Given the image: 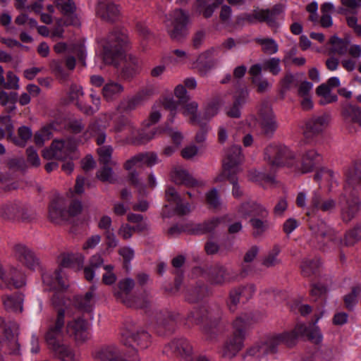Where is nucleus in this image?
<instances>
[{"mask_svg": "<svg viewBox=\"0 0 361 361\" xmlns=\"http://www.w3.org/2000/svg\"><path fill=\"white\" fill-rule=\"evenodd\" d=\"M265 159L272 166L286 165L295 167L302 173L312 171L321 161L322 155L315 149L305 151L301 157V164L299 167L295 161V154L289 148L281 145H269L265 149Z\"/></svg>", "mask_w": 361, "mask_h": 361, "instance_id": "f257e3e1", "label": "nucleus"}, {"mask_svg": "<svg viewBox=\"0 0 361 361\" xmlns=\"http://www.w3.org/2000/svg\"><path fill=\"white\" fill-rule=\"evenodd\" d=\"M310 228L318 239V248L323 252H330L341 245L350 246L361 240V222L348 231L343 238L334 228L323 221L311 223Z\"/></svg>", "mask_w": 361, "mask_h": 361, "instance_id": "f03ea898", "label": "nucleus"}, {"mask_svg": "<svg viewBox=\"0 0 361 361\" xmlns=\"http://www.w3.org/2000/svg\"><path fill=\"white\" fill-rule=\"evenodd\" d=\"M65 324V311L60 309L56 318L49 328L46 334V340L49 348L61 361H78L80 356L69 345L61 343L58 338L62 335Z\"/></svg>", "mask_w": 361, "mask_h": 361, "instance_id": "7ed1b4c3", "label": "nucleus"}, {"mask_svg": "<svg viewBox=\"0 0 361 361\" xmlns=\"http://www.w3.org/2000/svg\"><path fill=\"white\" fill-rule=\"evenodd\" d=\"M238 214L243 219L250 217L249 223L254 238H259L264 235L272 226L269 219V211L262 204L255 201L242 203L238 209Z\"/></svg>", "mask_w": 361, "mask_h": 361, "instance_id": "20e7f679", "label": "nucleus"}, {"mask_svg": "<svg viewBox=\"0 0 361 361\" xmlns=\"http://www.w3.org/2000/svg\"><path fill=\"white\" fill-rule=\"evenodd\" d=\"M221 314V310L217 305L202 307L190 312L187 317V321L190 324H202L207 338L212 339L217 334V326Z\"/></svg>", "mask_w": 361, "mask_h": 361, "instance_id": "39448f33", "label": "nucleus"}, {"mask_svg": "<svg viewBox=\"0 0 361 361\" xmlns=\"http://www.w3.org/2000/svg\"><path fill=\"white\" fill-rule=\"evenodd\" d=\"M111 130L116 133H123L126 142L133 143H145L154 138L156 135L161 133V130L157 129L146 134H140L137 138V129L133 122L128 118L121 116L114 123Z\"/></svg>", "mask_w": 361, "mask_h": 361, "instance_id": "423d86ee", "label": "nucleus"}, {"mask_svg": "<svg viewBox=\"0 0 361 361\" xmlns=\"http://www.w3.org/2000/svg\"><path fill=\"white\" fill-rule=\"evenodd\" d=\"M188 15L181 9H175L166 16L164 21L167 33L175 41H180L187 35Z\"/></svg>", "mask_w": 361, "mask_h": 361, "instance_id": "0eeeda50", "label": "nucleus"}, {"mask_svg": "<svg viewBox=\"0 0 361 361\" xmlns=\"http://www.w3.org/2000/svg\"><path fill=\"white\" fill-rule=\"evenodd\" d=\"M233 334L225 343L221 355L224 358L231 360L242 349L245 336L246 322L242 317H238L233 322Z\"/></svg>", "mask_w": 361, "mask_h": 361, "instance_id": "6e6552de", "label": "nucleus"}, {"mask_svg": "<svg viewBox=\"0 0 361 361\" xmlns=\"http://www.w3.org/2000/svg\"><path fill=\"white\" fill-rule=\"evenodd\" d=\"M346 174V172L345 173ZM345 185L344 186V193L340 199L341 207V218L345 222H350L355 217L360 211V202L356 194L353 192L352 188L359 183H350L347 182V175H345Z\"/></svg>", "mask_w": 361, "mask_h": 361, "instance_id": "1a4fd4ad", "label": "nucleus"}, {"mask_svg": "<svg viewBox=\"0 0 361 361\" xmlns=\"http://www.w3.org/2000/svg\"><path fill=\"white\" fill-rule=\"evenodd\" d=\"M42 280L43 283L49 286L51 289L58 290L51 297L52 304L56 307L65 305L66 302L63 294L59 290L66 288L68 286V283L66 274L62 269L60 268L54 273L44 274L42 275Z\"/></svg>", "mask_w": 361, "mask_h": 361, "instance_id": "9d476101", "label": "nucleus"}, {"mask_svg": "<svg viewBox=\"0 0 361 361\" xmlns=\"http://www.w3.org/2000/svg\"><path fill=\"white\" fill-rule=\"evenodd\" d=\"M128 42V37L124 33L117 30L111 32L102 44L104 62L111 64Z\"/></svg>", "mask_w": 361, "mask_h": 361, "instance_id": "9b49d317", "label": "nucleus"}, {"mask_svg": "<svg viewBox=\"0 0 361 361\" xmlns=\"http://www.w3.org/2000/svg\"><path fill=\"white\" fill-rule=\"evenodd\" d=\"M0 327L3 329L5 336L4 347L8 354L20 357L21 353L18 340V325L14 322H6L4 318L0 317Z\"/></svg>", "mask_w": 361, "mask_h": 361, "instance_id": "f8f14e48", "label": "nucleus"}, {"mask_svg": "<svg viewBox=\"0 0 361 361\" xmlns=\"http://www.w3.org/2000/svg\"><path fill=\"white\" fill-rule=\"evenodd\" d=\"M135 282L131 279H125L119 281L118 290H115L114 295L116 300L130 307L144 308L147 307V302L141 301L130 295L134 288Z\"/></svg>", "mask_w": 361, "mask_h": 361, "instance_id": "ddd939ff", "label": "nucleus"}, {"mask_svg": "<svg viewBox=\"0 0 361 361\" xmlns=\"http://www.w3.org/2000/svg\"><path fill=\"white\" fill-rule=\"evenodd\" d=\"M243 161V155L240 146L233 145L228 149L223 159V172L215 178V181H222L223 176L237 174L240 171V164Z\"/></svg>", "mask_w": 361, "mask_h": 361, "instance_id": "4468645a", "label": "nucleus"}, {"mask_svg": "<svg viewBox=\"0 0 361 361\" xmlns=\"http://www.w3.org/2000/svg\"><path fill=\"white\" fill-rule=\"evenodd\" d=\"M75 149L76 145L71 140H54L51 146L43 151L42 157L45 159L63 160L66 158H72L71 154Z\"/></svg>", "mask_w": 361, "mask_h": 361, "instance_id": "2eb2a0df", "label": "nucleus"}, {"mask_svg": "<svg viewBox=\"0 0 361 361\" xmlns=\"http://www.w3.org/2000/svg\"><path fill=\"white\" fill-rule=\"evenodd\" d=\"M121 342L124 345L136 349L147 348L150 344V336L144 330L127 327L121 332Z\"/></svg>", "mask_w": 361, "mask_h": 361, "instance_id": "dca6fc26", "label": "nucleus"}, {"mask_svg": "<svg viewBox=\"0 0 361 361\" xmlns=\"http://www.w3.org/2000/svg\"><path fill=\"white\" fill-rule=\"evenodd\" d=\"M90 324L82 317L69 321L66 326V334L78 343L85 342L90 338Z\"/></svg>", "mask_w": 361, "mask_h": 361, "instance_id": "f3484780", "label": "nucleus"}, {"mask_svg": "<svg viewBox=\"0 0 361 361\" xmlns=\"http://www.w3.org/2000/svg\"><path fill=\"white\" fill-rule=\"evenodd\" d=\"M26 280L25 274L15 267H11L4 271L0 264V287L11 289L20 288L25 286Z\"/></svg>", "mask_w": 361, "mask_h": 361, "instance_id": "a211bd4d", "label": "nucleus"}, {"mask_svg": "<svg viewBox=\"0 0 361 361\" xmlns=\"http://www.w3.org/2000/svg\"><path fill=\"white\" fill-rule=\"evenodd\" d=\"M336 202L332 198H324L318 191H314L307 207V215L311 216L317 211L331 212L336 209Z\"/></svg>", "mask_w": 361, "mask_h": 361, "instance_id": "6ab92c4d", "label": "nucleus"}, {"mask_svg": "<svg viewBox=\"0 0 361 361\" xmlns=\"http://www.w3.org/2000/svg\"><path fill=\"white\" fill-rule=\"evenodd\" d=\"M330 121L329 114L326 113L311 116L305 123V135L312 137L321 134L328 127Z\"/></svg>", "mask_w": 361, "mask_h": 361, "instance_id": "aec40b11", "label": "nucleus"}, {"mask_svg": "<svg viewBox=\"0 0 361 361\" xmlns=\"http://www.w3.org/2000/svg\"><path fill=\"white\" fill-rule=\"evenodd\" d=\"M305 325L302 324H297L295 329L290 331L283 332L270 336L271 341L273 343L275 351L277 350V346L283 343L288 347L295 345L299 336H302L305 332Z\"/></svg>", "mask_w": 361, "mask_h": 361, "instance_id": "412c9836", "label": "nucleus"}, {"mask_svg": "<svg viewBox=\"0 0 361 361\" xmlns=\"http://www.w3.org/2000/svg\"><path fill=\"white\" fill-rule=\"evenodd\" d=\"M172 180L178 185L187 188H200L205 185L203 180L196 179L187 170L181 167L175 168L171 174Z\"/></svg>", "mask_w": 361, "mask_h": 361, "instance_id": "4be33fe9", "label": "nucleus"}, {"mask_svg": "<svg viewBox=\"0 0 361 361\" xmlns=\"http://www.w3.org/2000/svg\"><path fill=\"white\" fill-rule=\"evenodd\" d=\"M255 292V287L253 284L235 288L230 291L227 301V305L231 312H235L240 298H250Z\"/></svg>", "mask_w": 361, "mask_h": 361, "instance_id": "5701e85b", "label": "nucleus"}, {"mask_svg": "<svg viewBox=\"0 0 361 361\" xmlns=\"http://www.w3.org/2000/svg\"><path fill=\"white\" fill-rule=\"evenodd\" d=\"M259 116L260 125L264 133L269 136L273 135L278 125L271 107L268 104L263 106L259 110Z\"/></svg>", "mask_w": 361, "mask_h": 361, "instance_id": "b1692460", "label": "nucleus"}, {"mask_svg": "<svg viewBox=\"0 0 361 361\" xmlns=\"http://www.w3.org/2000/svg\"><path fill=\"white\" fill-rule=\"evenodd\" d=\"M13 251L15 257L29 269H34L39 265V260L34 252L25 245H16Z\"/></svg>", "mask_w": 361, "mask_h": 361, "instance_id": "393cba45", "label": "nucleus"}, {"mask_svg": "<svg viewBox=\"0 0 361 361\" xmlns=\"http://www.w3.org/2000/svg\"><path fill=\"white\" fill-rule=\"evenodd\" d=\"M157 155L155 153H141L126 161L124 168L131 170L133 167L141 168L143 165L152 166L157 163Z\"/></svg>", "mask_w": 361, "mask_h": 361, "instance_id": "a878e982", "label": "nucleus"}, {"mask_svg": "<svg viewBox=\"0 0 361 361\" xmlns=\"http://www.w3.org/2000/svg\"><path fill=\"white\" fill-rule=\"evenodd\" d=\"M94 357L100 361H131L123 357L120 350L114 345L104 346L96 351Z\"/></svg>", "mask_w": 361, "mask_h": 361, "instance_id": "bb28decb", "label": "nucleus"}, {"mask_svg": "<svg viewBox=\"0 0 361 361\" xmlns=\"http://www.w3.org/2000/svg\"><path fill=\"white\" fill-rule=\"evenodd\" d=\"M141 69V61L135 56L128 55L126 59V63L122 68L121 75L126 80H130L138 74Z\"/></svg>", "mask_w": 361, "mask_h": 361, "instance_id": "cd10ccee", "label": "nucleus"}, {"mask_svg": "<svg viewBox=\"0 0 361 361\" xmlns=\"http://www.w3.org/2000/svg\"><path fill=\"white\" fill-rule=\"evenodd\" d=\"M166 350L177 356L186 357L191 354L192 348L186 339L181 338L169 343L166 347Z\"/></svg>", "mask_w": 361, "mask_h": 361, "instance_id": "c85d7f7f", "label": "nucleus"}, {"mask_svg": "<svg viewBox=\"0 0 361 361\" xmlns=\"http://www.w3.org/2000/svg\"><path fill=\"white\" fill-rule=\"evenodd\" d=\"M67 218L64 203L61 198L53 200L49 207V219L54 224H60Z\"/></svg>", "mask_w": 361, "mask_h": 361, "instance_id": "c756f323", "label": "nucleus"}, {"mask_svg": "<svg viewBox=\"0 0 361 361\" xmlns=\"http://www.w3.org/2000/svg\"><path fill=\"white\" fill-rule=\"evenodd\" d=\"M224 1V0H196L195 8L199 14L204 18H209Z\"/></svg>", "mask_w": 361, "mask_h": 361, "instance_id": "7c9ffc66", "label": "nucleus"}, {"mask_svg": "<svg viewBox=\"0 0 361 361\" xmlns=\"http://www.w3.org/2000/svg\"><path fill=\"white\" fill-rule=\"evenodd\" d=\"M97 13L102 20L113 22L118 18L120 11L114 3H99Z\"/></svg>", "mask_w": 361, "mask_h": 361, "instance_id": "2f4dec72", "label": "nucleus"}, {"mask_svg": "<svg viewBox=\"0 0 361 361\" xmlns=\"http://www.w3.org/2000/svg\"><path fill=\"white\" fill-rule=\"evenodd\" d=\"M4 307L6 311L21 312L23 311V295L16 293L11 295H4L1 297Z\"/></svg>", "mask_w": 361, "mask_h": 361, "instance_id": "473e14b6", "label": "nucleus"}, {"mask_svg": "<svg viewBox=\"0 0 361 361\" xmlns=\"http://www.w3.org/2000/svg\"><path fill=\"white\" fill-rule=\"evenodd\" d=\"M231 279V271L223 266H216L209 272V280L214 285H223Z\"/></svg>", "mask_w": 361, "mask_h": 361, "instance_id": "72a5a7b5", "label": "nucleus"}, {"mask_svg": "<svg viewBox=\"0 0 361 361\" xmlns=\"http://www.w3.org/2000/svg\"><path fill=\"white\" fill-rule=\"evenodd\" d=\"M124 91V87L122 84L109 80L102 87V94L104 99L107 102H112L116 99Z\"/></svg>", "mask_w": 361, "mask_h": 361, "instance_id": "f704fd0d", "label": "nucleus"}, {"mask_svg": "<svg viewBox=\"0 0 361 361\" xmlns=\"http://www.w3.org/2000/svg\"><path fill=\"white\" fill-rule=\"evenodd\" d=\"M84 259V256L80 253L63 254L61 256L60 266L79 270L83 266Z\"/></svg>", "mask_w": 361, "mask_h": 361, "instance_id": "c9c22d12", "label": "nucleus"}, {"mask_svg": "<svg viewBox=\"0 0 361 361\" xmlns=\"http://www.w3.org/2000/svg\"><path fill=\"white\" fill-rule=\"evenodd\" d=\"M275 353L274 346L271 341L270 337H268L263 343L256 344L250 348L247 351L248 355L257 357Z\"/></svg>", "mask_w": 361, "mask_h": 361, "instance_id": "e433bc0d", "label": "nucleus"}, {"mask_svg": "<svg viewBox=\"0 0 361 361\" xmlns=\"http://www.w3.org/2000/svg\"><path fill=\"white\" fill-rule=\"evenodd\" d=\"M329 44H331L329 54L343 56L347 54L348 50V42L339 38L338 36H332L329 39Z\"/></svg>", "mask_w": 361, "mask_h": 361, "instance_id": "4c0bfd02", "label": "nucleus"}, {"mask_svg": "<svg viewBox=\"0 0 361 361\" xmlns=\"http://www.w3.org/2000/svg\"><path fill=\"white\" fill-rule=\"evenodd\" d=\"M254 41L261 47V50L265 54L272 55L279 50V45L276 40L271 37H256Z\"/></svg>", "mask_w": 361, "mask_h": 361, "instance_id": "58836bf2", "label": "nucleus"}, {"mask_svg": "<svg viewBox=\"0 0 361 361\" xmlns=\"http://www.w3.org/2000/svg\"><path fill=\"white\" fill-rule=\"evenodd\" d=\"M338 13L343 15H356L361 8V0H341Z\"/></svg>", "mask_w": 361, "mask_h": 361, "instance_id": "ea45409f", "label": "nucleus"}, {"mask_svg": "<svg viewBox=\"0 0 361 361\" xmlns=\"http://www.w3.org/2000/svg\"><path fill=\"white\" fill-rule=\"evenodd\" d=\"M316 93L322 97L319 102L322 105L333 103L338 100L337 95L331 94V88L326 83L319 85L316 89Z\"/></svg>", "mask_w": 361, "mask_h": 361, "instance_id": "a19ab883", "label": "nucleus"}, {"mask_svg": "<svg viewBox=\"0 0 361 361\" xmlns=\"http://www.w3.org/2000/svg\"><path fill=\"white\" fill-rule=\"evenodd\" d=\"M104 262V259L100 255H94L91 257L90 264L84 268L85 278L87 281H92L94 276V271L100 267Z\"/></svg>", "mask_w": 361, "mask_h": 361, "instance_id": "79ce46f5", "label": "nucleus"}, {"mask_svg": "<svg viewBox=\"0 0 361 361\" xmlns=\"http://www.w3.org/2000/svg\"><path fill=\"white\" fill-rule=\"evenodd\" d=\"M220 221L221 220L219 219L213 218L202 224L195 225L191 230V233L195 235H200L212 232L219 224Z\"/></svg>", "mask_w": 361, "mask_h": 361, "instance_id": "37998d69", "label": "nucleus"}, {"mask_svg": "<svg viewBox=\"0 0 361 361\" xmlns=\"http://www.w3.org/2000/svg\"><path fill=\"white\" fill-rule=\"evenodd\" d=\"M347 182L361 184V161L354 162L346 169Z\"/></svg>", "mask_w": 361, "mask_h": 361, "instance_id": "c03bdc74", "label": "nucleus"}, {"mask_svg": "<svg viewBox=\"0 0 361 361\" xmlns=\"http://www.w3.org/2000/svg\"><path fill=\"white\" fill-rule=\"evenodd\" d=\"M343 115L345 119L353 123L361 126V108L356 105H348L343 110Z\"/></svg>", "mask_w": 361, "mask_h": 361, "instance_id": "a18cd8bd", "label": "nucleus"}, {"mask_svg": "<svg viewBox=\"0 0 361 361\" xmlns=\"http://www.w3.org/2000/svg\"><path fill=\"white\" fill-rule=\"evenodd\" d=\"M23 205L20 203H9L1 207V216L8 219H18Z\"/></svg>", "mask_w": 361, "mask_h": 361, "instance_id": "49530a36", "label": "nucleus"}, {"mask_svg": "<svg viewBox=\"0 0 361 361\" xmlns=\"http://www.w3.org/2000/svg\"><path fill=\"white\" fill-rule=\"evenodd\" d=\"M321 263L318 259H306L302 262L301 271L305 276H310L316 273Z\"/></svg>", "mask_w": 361, "mask_h": 361, "instance_id": "de8ad7c7", "label": "nucleus"}, {"mask_svg": "<svg viewBox=\"0 0 361 361\" xmlns=\"http://www.w3.org/2000/svg\"><path fill=\"white\" fill-rule=\"evenodd\" d=\"M113 147L111 145L101 146L97 149L99 161L104 165H115L116 162L111 160Z\"/></svg>", "mask_w": 361, "mask_h": 361, "instance_id": "09e8293b", "label": "nucleus"}, {"mask_svg": "<svg viewBox=\"0 0 361 361\" xmlns=\"http://www.w3.org/2000/svg\"><path fill=\"white\" fill-rule=\"evenodd\" d=\"M94 288L92 287L91 290L86 293L85 296H80L77 298L76 302L79 308L86 312H89L92 310L94 304Z\"/></svg>", "mask_w": 361, "mask_h": 361, "instance_id": "8fccbe9b", "label": "nucleus"}, {"mask_svg": "<svg viewBox=\"0 0 361 361\" xmlns=\"http://www.w3.org/2000/svg\"><path fill=\"white\" fill-rule=\"evenodd\" d=\"M87 133L90 136L95 137V140L98 145H102L104 143L106 137L104 129L101 128L97 123H93L90 125Z\"/></svg>", "mask_w": 361, "mask_h": 361, "instance_id": "3c124183", "label": "nucleus"}, {"mask_svg": "<svg viewBox=\"0 0 361 361\" xmlns=\"http://www.w3.org/2000/svg\"><path fill=\"white\" fill-rule=\"evenodd\" d=\"M197 109V103L196 102H191L183 106L182 114L185 117H189V121L191 123H199Z\"/></svg>", "mask_w": 361, "mask_h": 361, "instance_id": "603ef678", "label": "nucleus"}, {"mask_svg": "<svg viewBox=\"0 0 361 361\" xmlns=\"http://www.w3.org/2000/svg\"><path fill=\"white\" fill-rule=\"evenodd\" d=\"M140 95H137L132 98L123 99L119 102L117 106V110L121 112L130 111L135 109L136 106L140 103Z\"/></svg>", "mask_w": 361, "mask_h": 361, "instance_id": "864d4df0", "label": "nucleus"}, {"mask_svg": "<svg viewBox=\"0 0 361 361\" xmlns=\"http://www.w3.org/2000/svg\"><path fill=\"white\" fill-rule=\"evenodd\" d=\"M18 137H13V142L18 146L24 147L27 141L30 139L32 131L28 127L21 126L18 130Z\"/></svg>", "mask_w": 361, "mask_h": 361, "instance_id": "5fc2aeb1", "label": "nucleus"}, {"mask_svg": "<svg viewBox=\"0 0 361 361\" xmlns=\"http://www.w3.org/2000/svg\"><path fill=\"white\" fill-rule=\"evenodd\" d=\"M255 16L257 22L266 23L267 25L271 28L279 27L278 22L273 21L269 16V9H257L255 10Z\"/></svg>", "mask_w": 361, "mask_h": 361, "instance_id": "6e6d98bb", "label": "nucleus"}, {"mask_svg": "<svg viewBox=\"0 0 361 361\" xmlns=\"http://www.w3.org/2000/svg\"><path fill=\"white\" fill-rule=\"evenodd\" d=\"M109 166L110 165H104V166L97 171L96 176L97 178L102 182L114 183L116 178L112 169Z\"/></svg>", "mask_w": 361, "mask_h": 361, "instance_id": "4d7b16f0", "label": "nucleus"}, {"mask_svg": "<svg viewBox=\"0 0 361 361\" xmlns=\"http://www.w3.org/2000/svg\"><path fill=\"white\" fill-rule=\"evenodd\" d=\"M160 107H163L170 111L169 116V122L172 123L176 114L178 103L170 97H164L160 104Z\"/></svg>", "mask_w": 361, "mask_h": 361, "instance_id": "13d9d810", "label": "nucleus"}, {"mask_svg": "<svg viewBox=\"0 0 361 361\" xmlns=\"http://www.w3.org/2000/svg\"><path fill=\"white\" fill-rule=\"evenodd\" d=\"M18 94L16 92L8 93L4 90L0 91V104L2 106L11 105L8 107V111H11L16 109L15 103L17 101Z\"/></svg>", "mask_w": 361, "mask_h": 361, "instance_id": "bf43d9fd", "label": "nucleus"}, {"mask_svg": "<svg viewBox=\"0 0 361 361\" xmlns=\"http://www.w3.org/2000/svg\"><path fill=\"white\" fill-rule=\"evenodd\" d=\"M361 292V286H355L353 287L351 292L345 295L343 298L344 303L347 309L352 310L357 301V296Z\"/></svg>", "mask_w": 361, "mask_h": 361, "instance_id": "052dcab7", "label": "nucleus"}, {"mask_svg": "<svg viewBox=\"0 0 361 361\" xmlns=\"http://www.w3.org/2000/svg\"><path fill=\"white\" fill-rule=\"evenodd\" d=\"M207 295V287L204 285L194 288L188 293L187 300L190 302H196Z\"/></svg>", "mask_w": 361, "mask_h": 361, "instance_id": "680f3d73", "label": "nucleus"}, {"mask_svg": "<svg viewBox=\"0 0 361 361\" xmlns=\"http://www.w3.org/2000/svg\"><path fill=\"white\" fill-rule=\"evenodd\" d=\"M280 63L281 60L279 58H270L264 61L263 68L269 71L272 75H277L281 71Z\"/></svg>", "mask_w": 361, "mask_h": 361, "instance_id": "e2e57ef3", "label": "nucleus"}, {"mask_svg": "<svg viewBox=\"0 0 361 361\" xmlns=\"http://www.w3.org/2000/svg\"><path fill=\"white\" fill-rule=\"evenodd\" d=\"M206 202L210 208L217 209L221 205V200L216 188H212L205 195Z\"/></svg>", "mask_w": 361, "mask_h": 361, "instance_id": "0e129e2a", "label": "nucleus"}, {"mask_svg": "<svg viewBox=\"0 0 361 361\" xmlns=\"http://www.w3.org/2000/svg\"><path fill=\"white\" fill-rule=\"evenodd\" d=\"M52 137V129L51 127H44L35 135L34 140L36 145L42 146L44 143L50 140Z\"/></svg>", "mask_w": 361, "mask_h": 361, "instance_id": "69168bd1", "label": "nucleus"}, {"mask_svg": "<svg viewBox=\"0 0 361 361\" xmlns=\"http://www.w3.org/2000/svg\"><path fill=\"white\" fill-rule=\"evenodd\" d=\"M305 332L302 336H306L310 341L314 343H319L322 341V335L315 324L308 327L305 326Z\"/></svg>", "mask_w": 361, "mask_h": 361, "instance_id": "338daca9", "label": "nucleus"}, {"mask_svg": "<svg viewBox=\"0 0 361 361\" xmlns=\"http://www.w3.org/2000/svg\"><path fill=\"white\" fill-rule=\"evenodd\" d=\"M279 252V248L276 246L274 247L273 250L264 257L262 262L263 265L267 267H271L279 264V260L277 258V256Z\"/></svg>", "mask_w": 361, "mask_h": 361, "instance_id": "774afa93", "label": "nucleus"}]
</instances>
